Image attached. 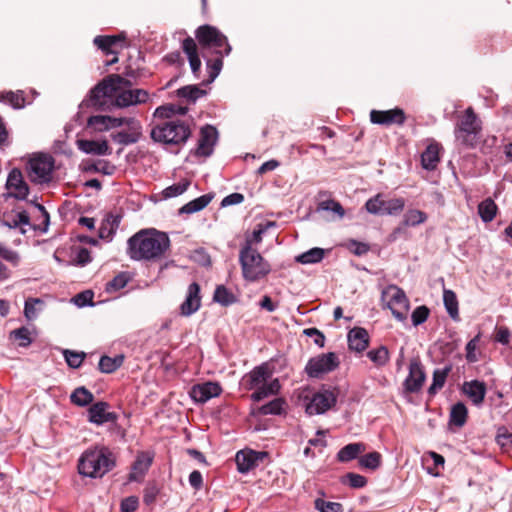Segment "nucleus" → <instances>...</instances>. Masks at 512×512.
Masks as SVG:
<instances>
[{"instance_id": "obj_1", "label": "nucleus", "mask_w": 512, "mask_h": 512, "mask_svg": "<svg viewBox=\"0 0 512 512\" xmlns=\"http://www.w3.org/2000/svg\"><path fill=\"white\" fill-rule=\"evenodd\" d=\"M170 247V239L164 232L156 229H143L127 241V254L132 260H156L161 258Z\"/></svg>"}, {"instance_id": "obj_2", "label": "nucleus", "mask_w": 512, "mask_h": 512, "mask_svg": "<svg viewBox=\"0 0 512 512\" xmlns=\"http://www.w3.org/2000/svg\"><path fill=\"white\" fill-rule=\"evenodd\" d=\"M273 368L267 362L254 367L242 378V384L246 390H254L251 399L259 402L264 398L277 395L281 390L278 378L271 379Z\"/></svg>"}, {"instance_id": "obj_3", "label": "nucleus", "mask_w": 512, "mask_h": 512, "mask_svg": "<svg viewBox=\"0 0 512 512\" xmlns=\"http://www.w3.org/2000/svg\"><path fill=\"white\" fill-rule=\"evenodd\" d=\"M116 465V458L111 449L96 445L86 449L78 460V471L89 478H102Z\"/></svg>"}, {"instance_id": "obj_4", "label": "nucleus", "mask_w": 512, "mask_h": 512, "mask_svg": "<svg viewBox=\"0 0 512 512\" xmlns=\"http://www.w3.org/2000/svg\"><path fill=\"white\" fill-rule=\"evenodd\" d=\"M242 277L247 282L264 279L272 270L270 263L252 247V240H245L239 251Z\"/></svg>"}, {"instance_id": "obj_5", "label": "nucleus", "mask_w": 512, "mask_h": 512, "mask_svg": "<svg viewBox=\"0 0 512 512\" xmlns=\"http://www.w3.org/2000/svg\"><path fill=\"white\" fill-rule=\"evenodd\" d=\"M481 124V120L473 108L468 107L455 125L454 135L456 141L466 148L476 147L482 130Z\"/></svg>"}, {"instance_id": "obj_6", "label": "nucleus", "mask_w": 512, "mask_h": 512, "mask_svg": "<svg viewBox=\"0 0 512 512\" xmlns=\"http://www.w3.org/2000/svg\"><path fill=\"white\" fill-rule=\"evenodd\" d=\"M150 135L156 142L182 145L191 136V130L189 125L181 120H169L155 125Z\"/></svg>"}, {"instance_id": "obj_7", "label": "nucleus", "mask_w": 512, "mask_h": 512, "mask_svg": "<svg viewBox=\"0 0 512 512\" xmlns=\"http://www.w3.org/2000/svg\"><path fill=\"white\" fill-rule=\"evenodd\" d=\"M132 83L119 74H111L96 84L90 91L86 100L87 106L101 108L105 105L106 98H114L115 92L120 88L130 87Z\"/></svg>"}, {"instance_id": "obj_8", "label": "nucleus", "mask_w": 512, "mask_h": 512, "mask_svg": "<svg viewBox=\"0 0 512 512\" xmlns=\"http://www.w3.org/2000/svg\"><path fill=\"white\" fill-rule=\"evenodd\" d=\"M195 37L202 48L213 49L216 54L229 55L231 46L227 37L216 27L205 24L195 31Z\"/></svg>"}, {"instance_id": "obj_9", "label": "nucleus", "mask_w": 512, "mask_h": 512, "mask_svg": "<svg viewBox=\"0 0 512 512\" xmlns=\"http://www.w3.org/2000/svg\"><path fill=\"white\" fill-rule=\"evenodd\" d=\"M54 158L45 153L34 155L28 162L27 173L31 182L45 184L52 180L54 170Z\"/></svg>"}, {"instance_id": "obj_10", "label": "nucleus", "mask_w": 512, "mask_h": 512, "mask_svg": "<svg viewBox=\"0 0 512 512\" xmlns=\"http://www.w3.org/2000/svg\"><path fill=\"white\" fill-rule=\"evenodd\" d=\"M383 297L387 299V306L393 316L400 322L405 321L409 310V300L405 292L395 285H390L383 292Z\"/></svg>"}, {"instance_id": "obj_11", "label": "nucleus", "mask_w": 512, "mask_h": 512, "mask_svg": "<svg viewBox=\"0 0 512 512\" xmlns=\"http://www.w3.org/2000/svg\"><path fill=\"white\" fill-rule=\"evenodd\" d=\"M339 363V359L334 352L320 354L309 359L305 366V372L311 378H320L322 375L335 370Z\"/></svg>"}, {"instance_id": "obj_12", "label": "nucleus", "mask_w": 512, "mask_h": 512, "mask_svg": "<svg viewBox=\"0 0 512 512\" xmlns=\"http://www.w3.org/2000/svg\"><path fill=\"white\" fill-rule=\"evenodd\" d=\"M338 393L335 390L323 389L315 393L306 405L309 415L323 414L331 409L337 402Z\"/></svg>"}, {"instance_id": "obj_13", "label": "nucleus", "mask_w": 512, "mask_h": 512, "mask_svg": "<svg viewBox=\"0 0 512 512\" xmlns=\"http://www.w3.org/2000/svg\"><path fill=\"white\" fill-rule=\"evenodd\" d=\"M426 381V373L419 359H412L409 363V373L403 382V393L413 394L421 391Z\"/></svg>"}, {"instance_id": "obj_14", "label": "nucleus", "mask_w": 512, "mask_h": 512, "mask_svg": "<svg viewBox=\"0 0 512 512\" xmlns=\"http://www.w3.org/2000/svg\"><path fill=\"white\" fill-rule=\"evenodd\" d=\"M149 99L148 91L144 89L120 88L114 94V104L119 108H126L146 103Z\"/></svg>"}, {"instance_id": "obj_15", "label": "nucleus", "mask_w": 512, "mask_h": 512, "mask_svg": "<svg viewBox=\"0 0 512 512\" xmlns=\"http://www.w3.org/2000/svg\"><path fill=\"white\" fill-rule=\"evenodd\" d=\"M406 115L403 109L394 108L390 110H372L370 112V121L373 124L390 126L393 124L403 125Z\"/></svg>"}, {"instance_id": "obj_16", "label": "nucleus", "mask_w": 512, "mask_h": 512, "mask_svg": "<svg viewBox=\"0 0 512 512\" xmlns=\"http://www.w3.org/2000/svg\"><path fill=\"white\" fill-rule=\"evenodd\" d=\"M217 139L218 131L215 127L211 125L202 127L195 154L203 157H209L212 155Z\"/></svg>"}, {"instance_id": "obj_17", "label": "nucleus", "mask_w": 512, "mask_h": 512, "mask_svg": "<svg viewBox=\"0 0 512 512\" xmlns=\"http://www.w3.org/2000/svg\"><path fill=\"white\" fill-rule=\"evenodd\" d=\"M109 404L104 401H99L92 404L88 409V421L98 426L105 423H115L118 420V415L115 412L108 411Z\"/></svg>"}, {"instance_id": "obj_18", "label": "nucleus", "mask_w": 512, "mask_h": 512, "mask_svg": "<svg viewBox=\"0 0 512 512\" xmlns=\"http://www.w3.org/2000/svg\"><path fill=\"white\" fill-rule=\"evenodd\" d=\"M222 388L217 382H204L194 385L190 390L191 398L197 403H205L221 394Z\"/></svg>"}, {"instance_id": "obj_19", "label": "nucleus", "mask_w": 512, "mask_h": 512, "mask_svg": "<svg viewBox=\"0 0 512 512\" xmlns=\"http://www.w3.org/2000/svg\"><path fill=\"white\" fill-rule=\"evenodd\" d=\"M127 125L130 128L129 131H119L111 134V139L115 143L127 146L139 141L142 136V126L140 122L135 118H131V120L127 121Z\"/></svg>"}, {"instance_id": "obj_20", "label": "nucleus", "mask_w": 512, "mask_h": 512, "mask_svg": "<svg viewBox=\"0 0 512 512\" xmlns=\"http://www.w3.org/2000/svg\"><path fill=\"white\" fill-rule=\"evenodd\" d=\"M267 456L266 452H256L253 450H241L236 453L235 462L240 473H248L255 468L259 461Z\"/></svg>"}, {"instance_id": "obj_21", "label": "nucleus", "mask_w": 512, "mask_h": 512, "mask_svg": "<svg viewBox=\"0 0 512 512\" xmlns=\"http://www.w3.org/2000/svg\"><path fill=\"white\" fill-rule=\"evenodd\" d=\"M201 306L200 285L193 282L188 286L185 300L180 306V314L188 317L196 313Z\"/></svg>"}, {"instance_id": "obj_22", "label": "nucleus", "mask_w": 512, "mask_h": 512, "mask_svg": "<svg viewBox=\"0 0 512 512\" xmlns=\"http://www.w3.org/2000/svg\"><path fill=\"white\" fill-rule=\"evenodd\" d=\"M7 190L9 194L19 200H24L29 194V187L23 180V176L20 170L13 169L7 178L6 182Z\"/></svg>"}, {"instance_id": "obj_23", "label": "nucleus", "mask_w": 512, "mask_h": 512, "mask_svg": "<svg viewBox=\"0 0 512 512\" xmlns=\"http://www.w3.org/2000/svg\"><path fill=\"white\" fill-rule=\"evenodd\" d=\"M152 462L153 456L149 452L138 453L128 477L129 481H140L149 470Z\"/></svg>"}, {"instance_id": "obj_24", "label": "nucleus", "mask_w": 512, "mask_h": 512, "mask_svg": "<svg viewBox=\"0 0 512 512\" xmlns=\"http://www.w3.org/2000/svg\"><path fill=\"white\" fill-rule=\"evenodd\" d=\"M77 146L85 154L105 156L111 154V149L106 140H78Z\"/></svg>"}, {"instance_id": "obj_25", "label": "nucleus", "mask_w": 512, "mask_h": 512, "mask_svg": "<svg viewBox=\"0 0 512 512\" xmlns=\"http://www.w3.org/2000/svg\"><path fill=\"white\" fill-rule=\"evenodd\" d=\"M486 391V384L479 380H472L463 384V392L476 406H479L483 403Z\"/></svg>"}, {"instance_id": "obj_26", "label": "nucleus", "mask_w": 512, "mask_h": 512, "mask_svg": "<svg viewBox=\"0 0 512 512\" xmlns=\"http://www.w3.org/2000/svg\"><path fill=\"white\" fill-rule=\"evenodd\" d=\"M347 338L349 348L353 351L362 352L368 347L369 335L364 328H353L349 331Z\"/></svg>"}, {"instance_id": "obj_27", "label": "nucleus", "mask_w": 512, "mask_h": 512, "mask_svg": "<svg viewBox=\"0 0 512 512\" xmlns=\"http://www.w3.org/2000/svg\"><path fill=\"white\" fill-rule=\"evenodd\" d=\"M182 49L187 55L191 70L195 76L200 71L201 60L198 55L197 45L193 38L187 37L182 41Z\"/></svg>"}, {"instance_id": "obj_28", "label": "nucleus", "mask_w": 512, "mask_h": 512, "mask_svg": "<svg viewBox=\"0 0 512 512\" xmlns=\"http://www.w3.org/2000/svg\"><path fill=\"white\" fill-rule=\"evenodd\" d=\"M120 221L121 217L119 215L112 213L107 214L99 227V237L101 239L111 240L120 225Z\"/></svg>"}, {"instance_id": "obj_29", "label": "nucleus", "mask_w": 512, "mask_h": 512, "mask_svg": "<svg viewBox=\"0 0 512 512\" xmlns=\"http://www.w3.org/2000/svg\"><path fill=\"white\" fill-rule=\"evenodd\" d=\"M451 371L452 364H447L443 368L435 369L433 371L432 383L427 390L429 396H435L437 392L444 387L446 379Z\"/></svg>"}, {"instance_id": "obj_30", "label": "nucleus", "mask_w": 512, "mask_h": 512, "mask_svg": "<svg viewBox=\"0 0 512 512\" xmlns=\"http://www.w3.org/2000/svg\"><path fill=\"white\" fill-rule=\"evenodd\" d=\"M0 257L11 263L13 266H17L20 262V256L18 252L11 250L0 243ZM10 277V271L7 267L0 262V279L5 280Z\"/></svg>"}, {"instance_id": "obj_31", "label": "nucleus", "mask_w": 512, "mask_h": 512, "mask_svg": "<svg viewBox=\"0 0 512 512\" xmlns=\"http://www.w3.org/2000/svg\"><path fill=\"white\" fill-rule=\"evenodd\" d=\"M365 450L366 446L361 442L350 443L338 451L337 459L343 463L349 462L356 459Z\"/></svg>"}, {"instance_id": "obj_32", "label": "nucleus", "mask_w": 512, "mask_h": 512, "mask_svg": "<svg viewBox=\"0 0 512 512\" xmlns=\"http://www.w3.org/2000/svg\"><path fill=\"white\" fill-rule=\"evenodd\" d=\"M440 161L438 144H430L421 155V163L424 169L434 170Z\"/></svg>"}, {"instance_id": "obj_33", "label": "nucleus", "mask_w": 512, "mask_h": 512, "mask_svg": "<svg viewBox=\"0 0 512 512\" xmlns=\"http://www.w3.org/2000/svg\"><path fill=\"white\" fill-rule=\"evenodd\" d=\"M125 39V35L122 33L121 35H98L94 38L93 43L100 50H102L106 55L108 54H116L115 51L112 50V47L121 40Z\"/></svg>"}, {"instance_id": "obj_34", "label": "nucleus", "mask_w": 512, "mask_h": 512, "mask_svg": "<svg viewBox=\"0 0 512 512\" xmlns=\"http://www.w3.org/2000/svg\"><path fill=\"white\" fill-rule=\"evenodd\" d=\"M212 200V196L205 194L202 195L185 205H183L179 209V214H192L201 211L204 209Z\"/></svg>"}, {"instance_id": "obj_35", "label": "nucleus", "mask_w": 512, "mask_h": 512, "mask_svg": "<svg viewBox=\"0 0 512 512\" xmlns=\"http://www.w3.org/2000/svg\"><path fill=\"white\" fill-rule=\"evenodd\" d=\"M71 402L79 407H85L92 404L94 395L84 386L76 388L70 395Z\"/></svg>"}, {"instance_id": "obj_36", "label": "nucleus", "mask_w": 512, "mask_h": 512, "mask_svg": "<svg viewBox=\"0 0 512 512\" xmlns=\"http://www.w3.org/2000/svg\"><path fill=\"white\" fill-rule=\"evenodd\" d=\"M443 302L447 313L453 320H459L458 300L454 291L444 289Z\"/></svg>"}, {"instance_id": "obj_37", "label": "nucleus", "mask_w": 512, "mask_h": 512, "mask_svg": "<svg viewBox=\"0 0 512 512\" xmlns=\"http://www.w3.org/2000/svg\"><path fill=\"white\" fill-rule=\"evenodd\" d=\"M497 205L491 198H487L479 203L478 214L483 222H491L497 213Z\"/></svg>"}, {"instance_id": "obj_38", "label": "nucleus", "mask_w": 512, "mask_h": 512, "mask_svg": "<svg viewBox=\"0 0 512 512\" xmlns=\"http://www.w3.org/2000/svg\"><path fill=\"white\" fill-rule=\"evenodd\" d=\"M124 361L123 355H116L115 357L102 356L99 360V370L102 373H113L116 371Z\"/></svg>"}, {"instance_id": "obj_39", "label": "nucleus", "mask_w": 512, "mask_h": 512, "mask_svg": "<svg viewBox=\"0 0 512 512\" xmlns=\"http://www.w3.org/2000/svg\"><path fill=\"white\" fill-rule=\"evenodd\" d=\"M213 300L222 306H230L237 302V297L224 285H218L215 288Z\"/></svg>"}, {"instance_id": "obj_40", "label": "nucleus", "mask_w": 512, "mask_h": 512, "mask_svg": "<svg viewBox=\"0 0 512 512\" xmlns=\"http://www.w3.org/2000/svg\"><path fill=\"white\" fill-rule=\"evenodd\" d=\"M467 408L462 402L454 404L450 411V424L462 427L467 421Z\"/></svg>"}, {"instance_id": "obj_41", "label": "nucleus", "mask_w": 512, "mask_h": 512, "mask_svg": "<svg viewBox=\"0 0 512 512\" xmlns=\"http://www.w3.org/2000/svg\"><path fill=\"white\" fill-rule=\"evenodd\" d=\"M286 401L283 398H275L272 401L260 406V415H281L284 412Z\"/></svg>"}, {"instance_id": "obj_42", "label": "nucleus", "mask_w": 512, "mask_h": 512, "mask_svg": "<svg viewBox=\"0 0 512 512\" xmlns=\"http://www.w3.org/2000/svg\"><path fill=\"white\" fill-rule=\"evenodd\" d=\"M367 357L378 367L385 366L389 359L390 354L386 346H379L376 349H372L367 352Z\"/></svg>"}, {"instance_id": "obj_43", "label": "nucleus", "mask_w": 512, "mask_h": 512, "mask_svg": "<svg viewBox=\"0 0 512 512\" xmlns=\"http://www.w3.org/2000/svg\"><path fill=\"white\" fill-rule=\"evenodd\" d=\"M1 224L10 229H15L21 225H29L30 217L26 211H20L11 217L4 218Z\"/></svg>"}, {"instance_id": "obj_44", "label": "nucleus", "mask_w": 512, "mask_h": 512, "mask_svg": "<svg viewBox=\"0 0 512 512\" xmlns=\"http://www.w3.org/2000/svg\"><path fill=\"white\" fill-rule=\"evenodd\" d=\"M324 257L322 248H312L296 257V261L302 264H313L320 262Z\"/></svg>"}, {"instance_id": "obj_45", "label": "nucleus", "mask_w": 512, "mask_h": 512, "mask_svg": "<svg viewBox=\"0 0 512 512\" xmlns=\"http://www.w3.org/2000/svg\"><path fill=\"white\" fill-rule=\"evenodd\" d=\"M85 170L87 172L102 173L103 175H112L116 167L107 160H97L87 164Z\"/></svg>"}, {"instance_id": "obj_46", "label": "nucleus", "mask_w": 512, "mask_h": 512, "mask_svg": "<svg viewBox=\"0 0 512 512\" xmlns=\"http://www.w3.org/2000/svg\"><path fill=\"white\" fill-rule=\"evenodd\" d=\"M427 214L418 209L408 210L403 218L404 226H417L424 223L427 220Z\"/></svg>"}, {"instance_id": "obj_47", "label": "nucleus", "mask_w": 512, "mask_h": 512, "mask_svg": "<svg viewBox=\"0 0 512 512\" xmlns=\"http://www.w3.org/2000/svg\"><path fill=\"white\" fill-rule=\"evenodd\" d=\"M128 272H120L112 280L106 283L105 290L108 293L117 292L123 289L130 281Z\"/></svg>"}, {"instance_id": "obj_48", "label": "nucleus", "mask_w": 512, "mask_h": 512, "mask_svg": "<svg viewBox=\"0 0 512 512\" xmlns=\"http://www.w3.org/2000/svg\"><path fill=\"white\" fill-rule=\"evenodd\" d=\"M382 456L379 452H370L359 458V465L362 468L376 470L381 465Z\"/></svg>"}, {"instance_id": "obj_49", "label": "nucleus", "mask_w": 512, "mask_h": 512, "mask_svg": "<svg viewBox=\"0 0 512 512\" xmlns=\"http://www.w3.org/2000/svg\"><path fill=\"white\" fill-rule=\"evenodd\" d=\"M205 94V91L200 89L196 85H187L179 88L177 90V95L181 98H185L192 102H195L197 99L202 97Z\"/></svg>"}, {"instance_id": "obj_50", "label": "nucleus", "mask_w": 512, "mask_h": 512, "mask_svg": "<svg viewBox=\"0 0 512 512\" xmlns=\"http://www.w3.org/2000/svg\"><path fill=\"white\" fill-rule=\"evenodd\" d=\"M10 338L19 341V346L24 348L28 347L33 341L30 330L24 326L11 331Z\"/></svg>"}, {"instance_id": "obj_51", "label": "nucleus", "mask_w": 512, "mask_h": 512, "mask_svg": "<svg viewBox=\"0 0 512 512\" xmlns=\"http://www.w3.org/2000/svg\"><path fill=\"white\" fill-rule=\"evenodd\" d=\"M63 356H64V359H65L67 365L70 368L77 369L82 365V363L86 357V354H85V352H77V351L65 349V350H63Z\"/></svg>"}, {"instance_id": "obj_52", "label": "nucleus", "mask_w": 512, "mask_h": 512, "mask_svg": "<svg viewBox=\"0 0 512 512\" xmlns=\"http://www.w3.org/2000/svg\"><path fill=\"white\" fill-rule=\"evenodd\" d=\"M0 101L8 102L13 108H23L25 105V98L22 91L17 92H0Z\"/></svg>"}, {"instance_id": "obj_53", "label": "nucleus", "mask_w": 512, "mask_h": 512, "mask_svg": "<svg viewBox=\"0 0 512 512\" xmlns=\"http://www.w3.org/2000/svg\"><path fill=\"white\" fill-rule=\"evenodd\" d=\"M365 209L373 215H384V200L381 194L369 198L365 203Z\"/></svg>"}, {"instance_id": "obj_54", "label": "nucleus", "mask_w": 512, "mask_h": 512, "mask_svg": "<svg viewBox=\"0 0 512 512\" xmlns=\"http://www.w3.org/2000/svg\"><path fill=\"white\" fill-rule=\"evenodd\" d=\"M314 506L319 512H343L342 504L326 501L322 498L315 499Z\"/></svg>"}, {"instance_id": "obj_55", "label": "nucleus", "mask_w": 512, "mask_h": 512, "mask_svg": "<svg viewBox=\"0 0 512 512\" xmlns=\"http://www.w3.org/2000/svg\"><path fill=\"white\" fill-rule=\"evenodd\" d=\"M108 115H94L90 116L87 121V126L96 131L103 132L109 130V122L107 121Z\"/></svg>"}, {"instance_id": "obj_56", "label": "nucleus", "mask_w": 512, "mask_h": 512, "mask_svg": "<svg viewBox=\"0 0 512 512\" xmlns=\"http://www.w3.org/2000/svg\"><path fill=\"white\" fill-rule=\"evenodd\" d=\"M318 210L331 211L335 213L339 218H343L345 210L342 205L333 199L325 200L319 203Z\"/></svg>"}, {"instance_id": "obj_57", "label": "nucleus", "mask_w": 512, "mask_h": 512, "mask_svg": "<svg viewBox=\"0 0 512 512\" xmlns=\"http://www.w3.org/2000/svg\"><path fill=\"white\" fill-rule=\"evenodd\" d=\"M405 207V201L403 198H394L388 201H384V214L386 215H397Z\"/></svg>"}, {"instance_id": "obj_58", "label": "nucleus", "mask_w": 512, "mask_h": 512, "mask_svg": "<svg viewBox=\"0 0 512 512\" xmlns=\"http://www.w3.org/2000/svg\"><path fill=\"white\" fill-rule=\"evenodd\" d=\"M189 185H190L189 181L175 183V184L165 188L163 190L162 194H163L164 198H166V199L177 197V196L183 194L187 190Z\"/></svg>"}, {"instance_id": "obj_59", "label": "nucleus", "mask_w": 512, "mask_h": 512, "mask_svg": "<svg viewBox=\"0 0 512 512\" xmlns=\"http://www.w3.org/2000/svg\"><path fill=\"white\" fill-rule=\"evenodd\" d=\"M43 304V301L39 298H28L24 305V315L28 320H34L38 316L37 305Z\"/></svg>"}, {"instance_id": "obj_60", "label": "nucleus", "mask_w": 512, "mask_h": 512, "mask_svg": "<svg viewBox=\"0 0 512 512\" xmlns=\"http://www.w3.org/2000/svg\"><path fill=\"white\" fill-rule=\"evenodd\" d=\"M218 57L215 58L214 60H208L207 61V67H208V73H209V78H210V81H214L215 78L219 75V73L221 72V69L223 67V56H226L224 54V52H222V55L221 54H217Z\"/></svg>"}, {"instance_id": "obj_61", "label": "nucleus", "mask_w": 512, "mask_h": 512, "mask_svg": "<svg viewBox=\"0 0 512 512\" xmlns=\"http://www.w3.org/2000/svg\"><path fill=\"white\" fill-rule=\"evenodd\" d=\"M430 310L427 306L422 305L414 309L411 315L412 323L414 326L423 324L429 317Z\"/></svg>"}, {"instance_id": "obj_62", "label": "nucleus", "mask_w": 512, "mask_h": 512, "mask_svg": "<svg viewBox=\"0 0 512 512\" xmlns=\"http://www.w3.org/2000/svg\"><path fill=\"white\" fill-rule=\"evenodd\" d=\"M480 333L477 334L474 338H472L467 344H466V347H465V351H466V359L468 362L470 363H473V362H476L478 360L476 354H475V350L477 348V345L480 341Z\"/></svg>"}, {"instance_id": "obj_63", "label": "nucleus", "mask_w": 512, "mask_h": 512, "mask_svg": "<svg viewBox=\"0 0 512 512\" xmlns=\"http://www.w3.org/2000/svg\"><path fill=\"white\" fill-rule=\"evenodd\" d=\"M74 263L78 266H85L92 261L91 253L87 248L79 247L75 252Z\"/></svg>"}, {"instance_id": "obj_64", "label": "nucleus", "mask_w": 512, "mask_h": 512, "mask_svg": "<svg viewBox=\"0 0 512 512\" xmlns=\"http://www.w3.org/2000/svg\"><path fill=\"white\" fill-rule=\"evenodd\" d=\"M93 292L90 290L83 291L81 293H78L74 298L73 301L78 307H84V306H93Z\"/></svg>"}]
</instances>
